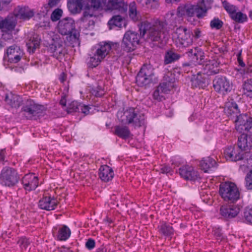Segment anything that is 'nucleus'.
Returning a JSON list of instances; mask_svg holds the SVG:
<instances>
[{
  "mask_svg": "<svg viewBox=\"0 0 252 252\" xmlns=\"http://www.w3.org/2000/svg\"><path fill=\"white\" fill-rule=\"evenodd\" d=\"M138 33L136 32L130 30L126 31L123 36L121 43V49L127 53L134 51L140 44V39L147 33L149 24L141 23L138 25Z\"/></svg>",
  "mask_w": 252,
  "mask_h": 252,
  "instance_id": "f257e3e1",
  "label": "nucleus"
},
{
  "mask_svg": "<svg viewBox=\"0 0 252 252\" xmlns=\"http://www.w3.org/2000/svg\"><path fill=\"white\" fill-rule=\"evenodd\" d=\"M59 33L67 35L65 40L68 46L74 47L79 43V32L76 29L74 20L70 17H65L60 20L58 24Z\"/></svg>",
  "mask_w": 252,
  "mask_h": 252,
  "instance_id": "f03ea898",
  "label": "nucleus"
},
{
  "mask_svg": "<svg viewBox=\"0 0 252 252\" xmlns=\"http://www.w3.org/2000/svg\"><path fill=\"white\" fill-rule=\"evenodd\" d=\"M112 45H115L117 47L119 46V44L117 43L112 44L111 42L106 41L100 42L93 46L87 63L88 66L92 68L97 66L109 54Z\"/></svg>",
  "mask_w": 252,
  "mask_h": 252,
  "instance_id": "7ed1b4c3",
  "label": "nucleus"
},
{
  "mask_svg": "<svg viewBox=\"0 0 252 252\" xmlns=\"http://www.w3.org/2000/svg\"><path fill=\"white\" fill-rule=\"evenodd\" d=\"M46 110L47 108L44 105L36 103L31 99H27L21 108L23 115L27 120H30L39 119L46 114Z\"/></svg>",
  "mask_w": 252,
  "mask_h": 252,
  "instance_id": "20e7f679",
  "label": "nucleus"
},
{
  "mask_svg": "<svg viewBox=\"0 0 252 252\" xmlns=\"http://www.w3.org/2000/svg\"><path fill=\"white\" fill-rule=\"evenodd\" d=\"M219 194L228 203H236L240 198V192L236 185L232 182L221 183L219 187Z\"/></svg>",
  "mask_w": 252,
  "mask_h": 252,
  "instance_id": "39448f33",
  "label": "nucleus"
},
{
  "mask_svg": "<svg viewBox=\"0 0 252 252\" xmlns=\"http://www.w3.org/2000/svg\"><path fill=\"white\" fill-rule=\"evenodd\" d=\"M20 180V176L17 170L13 167L5 166L0 173V184L4 187L13 188Z\"/></svg>",
  "mask_w": 252,
  "mask_h": 252,
  "instance_id": "423d86ee",
  "label": "nucleus"
},
{
  "mask_svg": "<svg viewBox=\"0 0 252 252\" xmlns=\"http://www.w3.org/2000/svg\"><path fill=\"white\" fill-rule=\"evenodd\" d=\"M149 28L147 31L148 34L147 36V41L150 44L151 47H157L162 48L166 44V39H165L164 33L160 30L156 28H151L150 24Z\"/></svg>",
  "mask_w": 252,
  "mask_h": 252,
  "instance_id": "0eeeda50",
  "label": "nucleus"
},
{
  "mask_svg": "<svg viewBox=\"0 0 252 252\" xmlns=\"http://www.w3.org/2000/svg\"><path fill=\"white\" fill-rule=\"evenodd\" d=\"M213 86L217 93L226 95L233 90V84L226 76L218 75L213 80Z\"/></svg>",
  "mask_w": 252,
  "mask_h": 252,
  "instance_id": "6e6552de",
  "label": "nucleus"
},
{
  "mask_svg": "<svg viewBox=\"0 0 252 252\" xmlns=\"http://www.w3.org/2000/svg\"><path fill=\"white\" fill-rule=\"evenodd\" d=\"M126 119H119L125 125L132 124L134 127H141L145 125V116L143 114H138L133 107H129L124 113Z\"/></svg>",
  "mask_w": 252,
  "mask_h": 252,
  "instance_id": "1a4fd4ad",
  "label": "nucleus"
},
{
  "mask_svg": "<svg viewBox=\"0 0 252 252\" xmlns=\"http://www.w3.org/2000/svg\"><path fill=\"white\" fill-rule=\"evenodd\" d=\"M154 68L150 64H144L136 76V82L140 87L146 86L154 81Z\"/></svg>",
  "mask_w": 252,
  "mask_h": 252,
  "instance_id": "9d476101",
  "label": "nucleus"
},
{
  "mask_svg": "<svg viewBox=\"0 0 252 252\" xmlns=\"http://www.w3.org/2000/svg\"><path fill=\"white\" fill-rule=\"evenodd\" d=\"M242 208L241 205L236 203L223 204L220 208V218L224 221H230L238 216Z\"/></svg>",
  "mask_w": 252,
  "mask_h": 252,
  "instance_id": "9b49d317",
  "label": "nucleus"
},
{
  "mask_svg": "<svg viewBox=\"0 0 252 252\" xmlns=\"http://www.w3.org/2000/svg\"><path fill=\"white\" fill-rule=\"evenodd\" d=\"M175 34L177 35V44L180 48L188 47L192 44V37L189 29L181 26L176 29Z\"/></svg>",
  "mask_w": 252,
  "mask_h": 252,
  "instance_id": "f8f14e48",
  "label": "nucleus"
},
{
  "mask_svg": "<svg viewBox=\"0 0 252 252\" xmlns=\"http://www.w3.org/2000/svg\"><path fill=\"white\" fill-rule=\"evenodd\" d=\"M23 54L19 46L13 45L7 48L3 60L11 63H16L21 60Z\"/></svg>",
  "mask_w": 252,
  "mask_h": 252,
  "instance_id": "ddd939ff",
  "label": "nucleus"
},
{
  "mask_svg": "<svg viewBox=\"0 0 252 252\" xmlns=\"http://www.w3.org/2000/svg\"><path fill=\"white\" fill-rule=\"evenodd\" d=\"M24 189L29 192L34 190L38 186L39 179L33 173L25 174L21 180Z\"/></svg>",
  "mask_w": 252,
  "mask_h": 252,
  "instance_id": "4468645a",
  "label": "nucleus"
},
{
  "mask_svg": "<svg viewBox=\"0 0 252 252\" xmlns=\"http://www.w3.org/2000/svg\"><path fill=\"white\" fill-rule=\"evenodd\" d=\"M224 156L227 161L236 162L244 159L246 153L234 146L227 147L224 150Z\"/></svg>",
  "mask_w": 252,
  "mask_h": 252,
  "instance_id": "2eb2a0df",
  "label": "nucleus"
},
{
  "mask_svg": "<svg viewBox=\"0 0 252 252\" xmlns=\"http://www.w3.org/2000/svg\"><path fill=\"white\" fill-rule=\"evenodd\" d=\"M235 123V129L240 133L247 132L249 127L252 123V117L248 114H240L237 116Z\"/></svg>",
  "mask_w": 252,
  "mask_h": 252,
  "instance_id": "dca6fc26",
  "label": "nucleus"
},
{
  "mask_svg": "<svg viewBox=\"0 0 252 252\" xmlns=\"http://www.w3.org/2000/svg\"><path fill=\"white\" fill-rule=\"evenodd\" d=\"M59 202L57 198L49 196H43L38 202V207L41 210L52 211L55 210Z\"/></svg>",
  "mask_w": 252,
  "mask_h": 252,
  "instance_id": "f3484780",
  "label": "nucleus"
},
{
  "mask_svg": "<svg viewBox=\"0 0 252 252\" xmlns=\"http://www.w3.org/2000/svg\"><path fill=\"white\" fill-rule=\"evenodd\" d=\"M208 72L204 70L203 72H199L194 75L191 79V87L193 88L205 89L209 85L207 78Z\"/></svg>",
  "mask_w": 252,
  "mask_h": 252,
  "instance_id": "a211bd4d",
  "label": "nucleus"
},
{
  "mask_svg": "<svg viewBox=\"0 0 252 252\" xmlns=\"http://www.w3.org/2000/svg\"><path fill=\"white\" fill-rule=\"evenodd\" d=\"M185 53L187 54L190 61L199 65L204 64L205 63V53L200 48L196 47L192 49H188Z\"/></svg>",
  "mask_w": 252,
  "mask_h": 252,
  "instance_id": "6ab92c4d",
  "label": "nucleus"
},
{
  "mask_svg": "<svg viewBox=\"0 0 252 252\" xmlns=\"http://www.w3.org/2000/svg\"><path fill=\"white\" fill-rule=\"evenodd\" d=\"M178 172L181 177L188 181H195L199 174L195 170L194 167L189 165H185L179 168Z\"/></svg>",
  "mask_w": 252,
  "mask_h": 252,
  "instance_id": "aec40b11",
  "label": "nucleus"
},
{
  "mask_svg": "<svg viewBox=\"0 0 252 252\" xmlns=\"http://www.w3.org/2000/svg\"><path fill=\"white\" fill-rule=\"evenodd\" d=\"M52 234L57 240L65 241L70 236L71 230L66 225H63L61 226H56L53 227Z\"/></svg>",
  "mask_w": 252,
  "mask_h": 252,
  "instance_id": "412c9836",
  "label": "nucleus"
},
{
  "mask_svg": "<svg viewBox=\"0 0 252 252\" xmlns=\"http://www.w3.org/2000/svg\"><path fill=\"white\" fill-rule=\"evenodd\" d=\"M220 57L223 58L222 56H220L219 57H216L212 60H207L205 59L204 64L202 65L204 67V70L208 72L209 75L216 74L219 72V70L217 68L221 64Z\"/></svg>",
  "mask_w": 252,
  "mask_h": 252,
  "instance_id": "4be33fe9",
  "label": "nucleus"
},
{
  "mask_svg": "<svg viewBox=\"0 0 252 252\" xmlns=\"http://www.w3.org/2000/svg\"><path fill=\"white\" fill-rule=\"evenodd\" d=\"M237 145L240 150L243 152L250 150L252 148V136L251 134L242 132L238 137Z\"/></svg>",
  "mask_w": 252,
  "mask_h": 252,
  "instance_id": "5701e85b",
  "label": "nucleus"
},
{
  "mask_svg": "<svg viewBox=\"0 0 252 252\" xmlns=\"http://www.w3.org/2000/svg\"><path fill=\"white\" fill-rule=\"evenodd\" d=\"M218 164L216 160L211 157L203 158L199 161V166L205 173H209L217 168Z\"/></svg>",
  "mask_w": 252,
  "mask_h": 252,
  "instance_id": "b1692460",
  "label": "nucleus"
},
{
  "mask_svg": "<svg viewBox=\"0 0 252 252\" xmlns=\"http://www.w3.org/2000/svg\"><path fill=\"white\" fill-rule=\"evenodd\" d=\"M224 111L226 115L231 118H237V116L240 114L238 105L233 98L225 102Z\"/></svg>",
  "mask_w": 252,
  "mask_h": 252,
  "instance_id": "393cba45",
  "label": "nucleus"
},
{
  "mask_svg": "<svg viewBox=\"0 0 252 252\" xmlns=\"http://www.w3.org/2000/svg\"><path fill=\"white\" fill-rule=\"evenodd\" d=\"M99 178L102 182L107 183L112 180L114 176L113 169L107 165H101L98 170Z\"/></svg>",
  "mask_w": 252,
  "mask_h": 252,
  "instance_id": "a878e982",
  "label": "nucleus"
},
{
  "mask_svg": "<svg viewBox=\"0 0 252 252\" xmlns=\"http://www.w3.org/2000/svg\"><path fill=\"white\" fill-rule=\"evenodd\" d=\"M113 134L125 140L132 139L133 136L126 126H115Z\"/></svg>",
  "mask_w": 252,
  "mask_h": 252,
  "instance_id": "bb28decb",
  "label": "nucleus"
},
{
  "mask_svg": "<svg viewBox=\"0 0 252 252\" xmlns=\"http://www.w3.org/2000/svg\"><path fill=\"white\" fill-rule=\"evenodd\" d=\"M175 75L172 73V72H168L164 74L162 82L159 84L161 85L163 90H166L168 91H170L171 89L174 87V84L175 82Z\"/></svg>",
  "mask_w": 252,
  "mask_h": 252,
  "instance_id": "cd10ccee",
  "label": "nucleus"
},
{
  "mask_svg": "<svg viewBox=\"0 0 252 252\" xmlns=\"http://www.w3.org/2000/svg\"><path fill=\"white\" fill-rule=\"evenodd\" d=\"M14 13L16 18L24 20H29L34 15L32 11L28 10L26 7L20 6L15 8Z\"/></svg>",
  "mask_w": 252,
  "mask_h": 252,
  "instance_id": "c85d7f7f",
  "label": "nucleus"
},
{
  "mask_svg": "<svg viewBox=\"0 0 252 252\" xmlns=\"http://www.w3.org/2000/svg\"><path fill=\"white\" fill-rule=\"evenodd\" d=\"M41 38L40 36L36 34H33L30 37L27 46L28 51L32 54H33L36 49L39 48L40 45Z\"/></svg>",
  "mask_w": 252,
  "mask_h": 252,
  "instance_id": "c756f323",
  "label": "nucleus"
},
{
  "mask_svg": "<svg viewBox=\"0 0 252 252\" xmlns=\"http://www.w3.org/2000/svg\"><path fill=\"white\" fill-rule=\"evenodd\" d=\"M85 0H67V6L72 14L80 13L83 7Z\"/></svg>",
  "mask_w": 252,
  "mask_h": 252,
  "instance_id": "7c9ffc66",
  "label": "nucleus"
},
{
  "mask_svg": "<svg viewBox=\"0 0 252 252\" xmlns=\"http://www.w3.org/2000/svg\"><path fill=\"white\" fill-rule=\"evenodd\" d=\"M107 7L109 10H118L121 12H125L127 9V5L125 4L123 0H108Z\"/></svg>",
  "mask_w": 252,
  "mask_h": 252,
  "instance_id": "2f4dec72",
  "label": "nucleus"
},
{
  "mask_svg": "<svg viewBox=\"0 0 252 252\" xmlns=\"http://www.w3.org/2000/svg\"><path fill=\"white\" fill-rule=\"evenodd\" d=\"M160 234L166 238L171 237L174 234V229L172 226L166 221H160V225L158 226Z\"/></svg>",
  "mask_w": 252,
  "mask_h": 252,
  "instance_id": "473e14b6",
  "label": "nucleus"
},
{
  "mask_svg": "<svg viewBox=\"0 0 252 252\" xmlns=\"http://www.w3.org/2000/svg\"><path fill=\"white\" fill-rule=\"evenodd\" d=\"M194 5L185 4L180 5L177 9V15L179 17L187 16L192 17L194 16Z\"/></svg>",
  "mask_w": 252,
  "mask_h": 252,
  "instance_id": "72a5a7b5",
  "label": "nucleus"
},
{
  "mask_svg": "<svg viewBox=\"0 0 252 252\" xmlns=\"http://www.w3.org/2000/svg\"><path fill=\"white\" fill-rule=\"evenodd\" d=\"M123 25L125 26V19L120 15L113 16L108 22V26L110 30L115 27L121 28Z\"/></svg>",
  "mask_w": 252,
  "mask_h": 252,
  "instance_id": "f704fd0d",
  "label": "nucleus"
},
{
  "mask_svg": "<svg viewBox=\"0 0 252 252\" xmlns=\"http://www.w3.org/2000/svg\"><path fill=\"white\" fill-rule=\"evenodd\" d=\"M181 57V55L175 52L173 50H167L164 55V63L165 64L171 63L178 61Z\"/></svg>",
  "mask_w": 252,
  "mask_h": 252,
  "instance_id": "c9c22d12",
  "label": "nucleus"
},
{
  "mask_svg": "<svg viewBox=\"0 0 252 252\" xmlns=\"http://www.w3.org/2000/svg\"><path fill=\"white\" fill-rule=\"evenodd\" d=\"M243 95L252 98V78L244 81L242 85Z\"/></svg>",
  "mask_w": 252,
  "mask_h": 252,
  "instance_id": "e433bc0d",
  "label": "nucleus"
},
{
  "mask_svg": "<svg viewBox=\"0 0 252 252\" xmlns=\"http://www.w3.org/2000/svg\"><path fill=\"white\" fill-rule=\"evenodd\" d=\"M5 100L12 107L15 108H19L23 102L22 97L17 95L11 96L10 99L8 98V95H6Z\"/></svg>",
  "mask_w": 252,
  "mask_h": 252,
  "instance_id": "4c0bfd02",
  "label": "nucleus"
},
{
  "mask_svg": "<svg viewBox=\"0 0 252 252\" xmlns=\"http://www.w3.org/2000/svg\"><path fill=\"white\" fill-rule=\"evenodd\" d=\"M0 29L7 31H12L15 27L16 24L10 19L5 18L0 21Z\"/></svg>",
  "mask_w": 252,
  "mask_h": 252,
  "instance_id": "58836bf2",
  "label": "nucleus"
},
{
  "mask_svg": "<svg viewBox=\"0 0 252 252\" xmlns=\"http://www.w3.org/2000/svg\"><path fill=\"white\" fill-rule=\"evenodd\" d=\"M242 221L250 224H252V207L245 208L242 218Z\"/></svg>",
  "mask_w": 252,
  "mask_h": 252,
  "instance_id": "ea45409f",
  "label": "nucleus"
},
{
  "mask_svg": "<svg viewBox=\"0 0 252 252\" xmlns=\"http://www.w3.org/2000/svg\"><path fill=\"white\" fill-rule=\"evenodd\" d=\"M129 16L134 21H137L140 18L139 12L137 11L134 2L130 3L129 6Z\"/></svg>",
  "mask_w": 252,
  "mask_h": 252,
  "instance_id": "a19ab883",
  "label": "nucleus"
},
{
  "mask_svg": "<svg viewBox=\"0 0 252 252\" xmlns=\"http://www.w3.org/2000/svg\"><path fill=\"white\" fill-rule=\"evenodd\" d=\"M233 14L231 16V18L238 23H243L248 21V17L246 14L241 11L233 12Z\"/></svg>",
  "mask_w": 252,
  "mask_h": 252,
  "instance_id": "79ce46f5",
  "label": "nucleus"
},
{
  "mask_svg": "<svg viewBox=\"0 0 252 252\" xmlns=\"http://www.w3.org/2000/svg\"><path fill=\"white\" fill-rule=\"evenodd\" d=\"M84 7V11L83 12V16L80 19V20L82 22H86L87 21L88 17H92L94 15L93 11H91V8L89 7V3L84 2L83 5Z\"/></svg>",
  "mask_w": 252,
  "mask_h": 252,
  "instance_id": "37998d69",
  "label": "nucleus"
},
{
  "mask_svg": "<svg viewBox=\"0 0 252 252\" xmlns=\"http://www.w3.org/2000/svg\"><path fill=\"white\" fill-rule=\"evenodd\" d=\"M162 87V86L159 84L154 91L153 94V97L155 100L161 101L162 100L163 95L160 94V92L161 93H165L168 92V91L166 89L165 90H163V88Z\"/></svg>",
  "mask_w": 252,
  "mask_h": 252,
  "instance_id": "c03bdc74",
  "label": "nucleus"
},
{
  "mask_svg": "<svg viewBox=\"0 0 252 252\" xmlns=\"http://www.w3.org/2000/svg\"><path fill=\"white\" fill-rule=\"evenodd\" d=\"M206 7V6H205ZM208 8L204 6H200L198 5H194V14L196 13V17L198 19H202L206 16Z\"/></svg>",
  "mask_w": 252,
  "mask_h": 252,
  "instance_id": "a18cd8bd",
  "label": "nucleus"
},
{
  "mask_svg": "<svg viewBox=\"0 0 252 252\" xmlns=\"http://www.w3.org/2000/svg\"><path fill=\"white\" fill-rule=\"evenodd\" d=\"M86 3H88L89 7L94 9H98L101 3L105 4L107 0H85Z\"/></svg>",
  "mask_w": 252,
  "mask_h": 252,
  "instance_id": "49530a36",
  "label": "nucleus"
},
{
  "mask_svg": "<svg viewBox=\"0 0 252 252\" xmlns=\"http://www.w3.org/2000/svg\"><path fill=\"white\" fill-rule=\"evenodd\" d=\"M210 27L212 29L220 30L223 25V22L218 17H215L210 22Z\"/></svg>",
  "mask_w": 252,
  "mask_h": 252,
  "instance_id": "de8ad7c7",
  "label": "nucleus"
},
{
  "mask_svg": "<svg viewBox=\"0 0 252 252\" xmlns=\"http://www.w3.org/2000/svg\"><path fill=\"white\" fill-rule=\"evenodd\" d=\"M213 232L214 236L218 241H222L225 239L222 233V228L220 227H214Z\"/></svg>",
  "mask_w": 252,
  "mask_h": 252,
  "instance_id": "09e8293b",
  "label": "nucleus"
},
{
  "mask_svg": "<svg viewBox=\"0 0 252 252\" xmlns=\"http://www.w3.org/2000/svg\"><path fill=\"white\" fill-rule=\"evenodd\" d=\"M63 11L62 9L58 8L55 9L51 15V20L53 22H56L60 20L62 17Z\"/></svg>",
  "mask_w": 252,
  "mask_h": 252,
  "instance_id": "8fccbe9b",
  "label": "nucleus"
},
{
  "mask_svg": "<svg viewBox=\"0 0 252 252\" xmlns=\"http://www.w3.org/2000/svg\"><path fill=\"white\" fill-rule=\"evenodd\" d=\"M77 101H72L69 105L67 109V113H72L73 112H78L79 111L80 104Z\"/></svg>",
  "mask_w": 252,
  "mask_h": 252,
  "instance_id": "3c124183",
  "label": "nucleus"
},
{
  "mask_svg": "<svg viewBox=\"0 0 252 252\" xmlns=\"http://www.w3.org/2000/svg\"><path fill=\"white\" fill-rule=\"evenodd\" d=\"M222 4L224 8L229 14L230 17L233 14V12H235L236 11V6L230 4L226 0L222 2Z\"/></svg>",
  "mask_w": 252,
  "mask_h": 252,
  "instance_id": "603ef678",
  "label": "nucleus"
},
{
  "mask_svg": "<svg viewBox=\"0 0 252 252\" xmlns=\"http://www.w3.org/2000/svg\"><path fill=\"white\" fill-rule=\"evenodd\" d=\"M60 43H61L59 41H54L53 43L49 45V46L47 49V51L48 53L52 54L51 56L54 57Z\"/></svg>",
  "mask_w": 252,
  "mask_h": 252,
  "instance_id": "864d4df0",
  "label": "nucleus"
},
{
  "mask_svg": "<svg viewBox=\"0 0 252 252\" xmlns=\"http://www.w3.org/2000/svg\"><path fill=\"white\" fill-rule=\"evenodd\" d=\"M65 54L64 50L63 49L62 43H60L59 46L55 54L54 57L56 58L57 60H61L64 57Z\"/></svg>",
  "mask_w": 252,
  "mask_h": 252,
  "instance_id": "5fc2aeb1",
  "label": "nucleus"
},
{
  "mask_svg": "<svg viewBox=\"0 0 252 252\" xmlns=\"http://www.w3.org/2000/svg\"><path fill=\"white\" fill-rule=\"evenodd\" d=\"M245 182L247 189L252 190V170H251L246 176Z\"/></svg>",
  "mask_w": 252,
  "mask_h": 252,
  "instance_id": "6e6d98bb",
  "label": "nucleus"
},
{
  "mask_svg": "<svg viewBox=\"0 0 252 252\" xmlns=\"http://www.w3.org/2000/svg\"><path fill=\"white\" fill-rule=\"evenodd\" d=\"M18 243L19 244L22 250H26L28 246L30 244L29 239L26 237H21L19 240Z\"/></svg>",
  "mask_w": 252,
  "mask_h": 252,
  "instance_id": "4d7b16f0",
  "label": "nucleus"
},
{
  "mask_svg": "<svg viewBox=\"0 0 252 252\" xmlns=\"http://www.w3.org/2000/svg\"><path fill=\"white\" fill-rule=\"evenodd\" d=\"M95 241L92 238H89L86 243L85 247L88 250H92L95 247Z\"/></svg>",
  "mask_w": 252,
  "mask_h": 252,
  "instance_id": "13d9d810",
  "label": "nucleus"
},
{
  "mask_svg": "<svg viewBox=\"0 0 252 252\" xmlns=\"http://www.w3.org/2000/svg\"><path fill=\"white\" fill-rule=\"evenodd\" d=\"M160 172L162 174L172 175L173 170L172 168L168 165H164L160 168Z\"/></svg>",
  "mask_w": 252,
  "mask_h": 252,
  "instance_id": "bf43d9fd",
  "label": "nucleus"
},
{
  "mask_svg": "<svg viewBox=\"0 0 252 252\" xmlns=\"http://www.w3.org/2000/svg\"><path fill=\"white\" fill-rule=\"evenodd\" d=\"M90 109L91 108L88 105H85L83 103H80L79 111H78V112L87 115L89 113Z\"/></svg>",
  "mask_w": 252,
  "mask_h": 252,
  "instance_id": "052dcab7",
  "label": "nucleus"
},
{
  "mask_svg": "<svg viewBox=\"0 0 252 252\" xmlns=\"http://www.w3.org/2000/svg\"><path fill=\"white\" fill-rule=\"evenodd\" d=\"M10 2V0H0V11L6 10Z\"/></svg>",
  "mask_w": 252,
  "mask_h": 252,
  "instance_id": "680f3d73",
  "label": "nucleus"
},
{
  "mask_svg": "<svg viewBox=\"0 0 252 252\" xmlns=\"http://www.w3.org/2000/svg\"><path fill=\"white\" fill-rule=\"evenodd\" d=\"M213 0H199V2L202 6L208 8V10L211 8V5L213 3Z\"/></svg>",
  "mask_w": 252,
  "mask_h": 252,
  "instance_id": "e2e57ef3",
  "label": "nucleus"
},
{
  "mask_svg": "<svg viewBox=\"0 0 252 252\" xmlns=\"http://www.w3.org/2000/svg\"><path fill=\"white\" fill-rule=\"evenodd\" d=\"M241 73L249 75L252 76V64H248V65L243 69H241Z\"/></svg>",
  "mask_w": 252,
  "mask_h": 252,
  "instance_id": "0e129e2a",
  "label": "nucleus"
},
{
  "mask_svg": "<svg viewBox=\"0 0 252 252\" xmlns=\"http://www.w3.org/2000/svg\"><path fill=\"white\" fill-rule=\"evenodd\" d=\"M61 0H49L48 3L45 6L46 8H53L57 6Z\"/></svg>",
  "mask_w": 252,
  "mask_h": 252,
  "instance_id": "69168bd1",
  "label": "nucleus"
},
{
  "mask_svg": "<svg viewBox=\"0 0 252 252\" xmlns=\"http://www.w3.org/2000/svg\"><path fill=\"white\" fill-rule=\"evenodd\" d=\"M191 37L195 39H198L201 36V31L198 28H195L193 32H191Z\"/></svg>",
  "mask_w": 252,
  "mask_h": 252,
  "instance_id": "338daca9",
  "label": "nucleus"
},
{
  "mask_svg": "<svg viewBox=\"0 0 252 252\" xmlns=\"http://www.w3.org/2000/svg\"><path fill=\"white\" fill-rule=\"evenodd\" d=\"M91 93L97 97H103L105 94V92L101 91H97V90H96L93 88L91 90Z\"/></svg>",
  "mask_w": 252,
  "mask_h": 252,
  "instance_id": "774afa93",
  "label": "nucleus"
}]
</instances>
